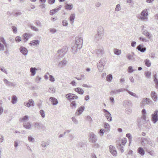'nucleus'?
I'll return each instance as SVG.
<instances>
[{
	"mask_svg": "<svg viewBox=\"0 0 158 158\" xmlns=\"http://www.w3.org/2000/svg\"><path fill=\"white\" fill-rule=\"evenodd\" d=\"M148 10L147 9L143 10L140 13V15L138 17V18L144 21H147L148 19Z\"/></svg>",
	"mask_w": 158,
	"mask_h": 158,
	"instance_id": "1",
	"label": "nucleus"
},
{
	"mask_svg": "<svg viewBox=\"0 0 158 158\" xmlns=\"http://www.w3.org/2000/svg\"><path fill=\"white\" fill-rule=\"evenodd\" d=\"M68 50V48L66 46L63 47L61 49L57 51L58 55V58L60 59L63 58Z\"/></svg>",
	"mask_w": 158,
	"mask_h": 158,
	"instance_id": "2",
	"label": "nucleus"
},
{
	"mask_svg": "<svg viewBox=\"0 0 158 158\" xmlns=\"http://www.w3.org/2000/svg\"><path fill=\"white\" fill-rule=\"evenodd\" d=\"M83 40L81 37L78 36L76 37L75 39V45L77 48L80 49L82 47Z\"/></svg>",
	"mask_w": 158,
	"mask_h": 158,
	"instance_id": "3",
	"label": "nucleus"
},
{
	"mask_svg": "<svg viewBox=\"0 0 158 158\" xmlns=\"http://www.w3.org/2000/svg\"><path fill=\"white\" fill-rule=\"evenodd\" d=\"M152 101L148 98H143L140 103L141 107H143L146 105H149L152 103Z\"/></svg>",
	"mask_w": 158,
	"mask_h": 158,
	"instance_id": "4",
	"label": "nucleus"
},
{
	"mask_svg": "<svg viewBox=\"0 0 158 158\" xmlns=\"http://www.w3.org/2000/svg\"><path fill=\"white\" fill-rule=\"evenodd\" d=\"M158 110H156L152 115V121L154 123H155L158 120Z\"/></svg>",
	"mask_w": 158,
	"mask_h": 158,
	"instance_id": "5",
	"label": "nucleus"
},
{
	"mask_svg": "<svg viewBox=\"0 0 158 158\" xmlns=\"http://www.w3.org/2000/svg\"><path fill=\"white\" fill-rule=\"evenodd\" d=\"M97 136L94 134L91 133L89 136V141L92 143H95L97 140Z\"/></svg>",
	"mask_w": 158,
	"mask_h": 158,
	"instance_id": "6",
	"label": "nucleus"
},
{
	"mask_svg": "<svg viewBox=\"0 0 158 158\" xmlns=\"http://www.w3.org/2000/svg\"><path fill=\"white\" fill-rule=\"evenodd\" d=\"M65 97L66 98L69 99L70 101L73 99H77L78 97L76 95L71 93H69L65 95Z\"/></svg>",
	"mask_w": 158,
	"mask_h": 158,
	"instance_id": "7",
	"label": "nucleus"
},
{
	"mask_svg": "<svg viewBox=\"0 0 158 158\" xmlns=\"http://www.w3.org/2000/svg\"><path fill=\"white\" fill-rule=\"evenodd\" d=\"M96 53L98 57L101 56L104 54V51L103 48L99 47L97 48L96 50Z\"/></svg>",
	"mask_w": 158,
	"mask_h": 158,
	"instance_id": "8",
	"label": "nucleus"
},
{
	"mask_svg": "<svg viewBox=\"0 0 158 158\" xmlns=\"http://www.w3.org/2000/svg\"><path fill=\"white\" fill-rule=\"evenodd\" d=\"M23 127L26 129L31 130L32 128V125L31 123L28 121H25L23 123Z\"/></svg>",
	"mask_w": 158,
	"mask_h": 158,
	"instance_id": "9",
	"label": "nucleus"
},
{
	"mask_svg": "<svg viewBox=\"0 0 158 158\" xmlns=\"http://www.w3.org/2000/svg\"><path fill=\"white\" fill-rule=\"evenodd\" d=\"M125 90V89L124 88H120L118 89L112 90L110 93L111 95L118 94L120 92H123Z\"/></svg>",
	"mask_w": 158,
	"mask_h": 158,
	"instance_id": "10",
	"label": "nucleus"
},
{
	"mask_svg": "<svg viewBox=\"0 0 158 158\" xmlns=\"http://www.w3.org/2000/svg\"><path fill=\"white\" fill-rule=\"evenodd\" d=\"M151 97L154 102H156L158 100V98L156 94L154 91H152L151 93Z\"/></svg>",
	"mask_w": 158,
	"mask_h": 158,
	"instance_id": "11",
	"label": "nucleus"
},
{
	"mask_svg": "<svg viewBox=\"0 0 158 158\" xmlns=\"http://www.w3.org/2000/svg\"><path fill=\"white\" fill-rule=\"evenodd\" d=\"M19 50L20 52L24 56H26L27 55L28 50L25 47L21 46L19 48Z\"/></svg>",
	"mask_w": 158,
	"mask_h": 158,
	"instance_id": "12",
	"label": "nucleus"
},
{
	"mask_svg": "<svg viewBox=\"0 0 158 158\" xmlns=\"http://www.w3.org/2000/svg\"><path fill=\"white\" fill-rule=\"evenodd\" d=\"M67 64V61L66 60H63L59 63V64H58V66L59 67L62 68L66 66Z\"/></svg>",
	"mask_w": 158,
	"mask_h": 158,
	"instance_id": "13",
	"label": "nucleus"
},
{
	"mask_svg": "<svg viewBox=\"0 0 158 158\" xmlns=\"http://www.w3.org/2000/svg\"><path fill=\"white\" fill-rule=\"evenodd\" d=\"M32 35L28 33L24 34L23 35V39L24 41H27L32 36Z\"/></svg>",
	"mask_w": 158,
	"mask_h": 158,
	"instance_id": "14",
	"label": "nucleus"
},
{
	"mask_svg": "<svg viewBox=\"0 0 158 158\" xmlns=\"http://www.w3.org/2000/svg\"><path fill=\"white\" fill-rule=\"evenodd\" d=\"M143 46V45L139 44L137 46L136 49L142 52H144L146 51V48Z\"/></svg>",
	"mask_w": 158,
	"mask_h": 158,
	"instance_id": "15",
	"label": "nucleus"
},
{
	"mask_svg": "<svg viewBox=\"0 0 158 158\" xmlns=\"http://www.w3.org/2000/svg\"><path fill=\"white\" fill-rule=\"evenodd\" d=\"M85 109V107L83 106H81L77 109L76 114L78 115H80L83 111Z\"/></svg>",
	"mask_w": 158,
	"mask_h": 158,
	"instance_id": "16",
	"label": "nucleus"
},
{
	"mask_svg": "<svg viewBox=\"0 0 158 158\" xmlns=\"http://www.w3.org/2000/svg\"><path fill=\"white\" fill-rule=\"evenodd\" d=\"M103 36L102 34L97 33L94 36V40L96 41H99L102 39Z\"/></svg>",
	"mask_w": 158,
	"mask_h": 158,
	"instance_id": "17",
	"label": "nucleus"
},
{
	"mask_svg": "<svg viewBox=\"0 0 158 158\" xmlns=\"http://www.w3.org/2000/svg\"><path fill=\"white\" fill-rule=\"evenodd\" d=\"M144 127L148 130L152 128V127L150 121L147 120L143 125Z\"/></svg>",
	"mask_w": 158,
	"mask_h": 158,
	"instance_id": "18",
	"label": "nucleus"
},
{
	"mask_svg": "<svg viewBox=\"0 0 158 158\" xmlns=\"http://www.w3.org/2000/svg\"><path fill=\"white\" fill-rule=\"evenodd\" d=\"M65 10H70L73 8V5L72 4H66L65 3V5L64 6Z\"/></svg>",
	"mask_w": 158,
	"mask_h": 158,
	"instance_id": "19",
	"label": "nucleus"
},
{
	"mask_svg": "<svg viewBox=\"0 0 158 158\" xmlns=\"http://www.w3.org/2000/svg\"><path fill=\"white\" fill-rule=\"evenodd\" d=\"M49 100L52 102V104L53 105H56L58 103V100L54 98L51 97L49 98Z\"/></svg>",
	"mask_w": 158,
	"mask_h": 158,
	"instance_id": "20",
	"label": "nucleus"
},
{
	"mask_svg": "<svg viewBox=\"0 0 158 158\" xmlns=\"http://www.w3.org/2000/svg\"><path fill=\"white\" fill-rule=\"evenodd\" d=\"M142 33L148 39H150L152 37V35L146 30L142 31Z\"/></svg>",
	"mask_w": 158,
	"mask_h": 158,
	"instance_id": "21",
	"label": "nucleus"
},
{
	"mask_svg": "<svg viewBox=\"0 0 158 158\" xmlns=\"http://www.w3.org/2000/svg\"><path fill=\"white\" fill-rule=\"evenodd\" d=\"M150 140L151 139L150 138H143L142 139V143L144 144L148 145Z\"/></svg>",
	"mask_w": 158,
	"mask_h": 158,
	"instance_id": "22",
	"label": "nucleus"
},
{
	"mask_svg": "<svg viewBox=\"0 0 158 158\" xmlns=\"http://www.w3.org/2000/svg\"><path fill=\"white\" fill-rule=\"evenodd\" d=\"M4 83L6 84V85L8 86H15V84L12 82L8 81L6 79H4L3 80Z\"/></svg>",
	"mask_w": 158,
	"mask_h": 158,
	"instance_id": "23",
	"label": "nucleus"
},
{
	"mask_svg": "<svg viewBox=\"0 0 158 158\" xmlns=\"http://www.w3.org/2000/svg\"><path fill=\"white\" fill-rule=\"evenodd\" d=\"M142 118V116L141 118H139L138 119V122L140 125H144V123L147 120H146V118L145 119V120H143Z\"/></svg>",
	"mask_w": 158,
	"mask_h": 158,
	"instance_id": "24",
	"label": "nucleus"
},
{
	"mask_svg": "<svg viewBox=\"0 0 158 158\" xmlns=\"http://www.w3.org/2000/svg\"><path fill=\"white\" fill-rule=\"evenodd\" d=\"M37 70V69L35 67L31 68L30 69V71L31 73V76H34L36 73V71Z\"/></svg>",
	"mask_w": 158,
	"mask_h": 158,
	"instance_id": "25",
	"label": "nucleus"
},
{
	"mask_svg": "<svg viewBox=\"0 0 158 158\" xmlns=\"http://www.w3.org/2000/svg\"><path fill=\"white\" fill-rule=\"evenodd\" d=\"M74 90L80 94L82 95L84 94V91L81 88L78 87L74 89Z\"/></svg>",
	"mask_w": 158,
	"mask_h": 158,
	"instance_id": "26",
	"label": "nucleus"
},
{
	"mask_svg": "<svg viewBox=\"0 0 158 158\" xmlns=\"http://www.w3.org/2000/svg\"><path fill=\"white\" fill-rule=\"evenodd\" d=\"M104 29L101 26H99L97 30V33L98 34H102L103 35Z\"/></svg>",
	"mask_w": 158,
	"mask_h": 158,
	"instance_id": "27",
	"label": "nucleus"
},
{
	"mask_svg": "<svg viewBox=\"0 0 158 158\" xmlns=\"http://www.w3.org/2000/svg\"><path fill=\"white\" fill-rule=\"evenodd\" d=\"M105 116L107 120L109 121H111L112 120V117L111 116V114L110 112L106 113L105 114Z\"/></svg>",
	"mask_w": 158,
	"mask_h": 158,
	"instance_id": "28",
	"label": "nucleus"
},
{
	"mask_svg": "<svg viewBox=\"0 0 158 158\" xmlns=\"http://www.w3.org/2000/svg\"><path fill=\"white\" fill-rule=\"evenodd\" d=\"M75 18V14H71L69 17V20L71 24H73Z\"/></svg>",
	"mask_w": 158,
	"mask_h": 158,
	"instance_id": "29",
	"label": "nucleus"
},
{
	"mask_svg": "<svg viewBox=\"0 0 158 158\" xmlns=\"http://www.w3.org/2000/svg\"><path fill=\"white\" fill-rule=\"evenodd\" d=\"M137 151L142 156H143L145 154L144 150L142 147H139L137 150Z\"/></svg>",
	"mask_w": 158,
	"mask_h": 158,
	"instance_id": "30",
	"label": "nucleus"
},
{
	"mask_svg": "<svg viewBox=\"0 0 158 158\" xmlns=\"http://www.w3.org/2000/svg\"><path fill=\"white\" fill-rule=\"evenodd\" d=\"M131 104H132L131 101L128 100H124L123 103V106H125V107L127 106H127H131Z\"/></svg>",
	"mask_w": 158,
	"mask_h": 158,
	"instance_id": "31",
	"label": "nucleus"
},
{
	"mask_svg": "<svg viewBox=\"0 0 158 158\" xmlns=\"http://www.w3.org/2000/svg\"><path fill=\"white\" fill-rule=\"evenodd\" d=\"M40 41L38 40H34L31 41V43H30L31 45H38L39 44Z\"/></svg>",
	"mask_w": 158,
	"mask_h": 158,
	"instance_id": "32",
	"label": "nucleus"
},
{
	"mask_svg": "<svg viewBox=\"0 0 158 158\" xmlns=\"http://www.w3.org/2000/svg\"><path fill=\"white\" fill-rule=\"evenodd\" d=\"M17 101V98L15 95H13L12 97L11 102L13 104H15Z\"/></svg>",
	"mask_w": 158,
	"mask_h": 158,
	"instance_id": "33",
	"label": "nucleus"
},
{
	"mask_svg": "<svg viewBox=\"0 0 158 158\" xmlns=\"http://www.w3.org/2000/svg\"><path fill=\"white\" fill-rule=\"evenodd\" d=\"M33 125L35 128H37L38 129H39L41 127V124L40 123L36 122L34 123Z\"/></svg>",
	"mask_w": 158,
	"mask_h": 158,
	"instance_id": "34",
	"label": "nucleus"
},
{
	"mask_svg": "<svg viewBox=\"0 0 158 158\" xmlns=\"http://www.w3.org/2000/svg\"><path fill=\"white\" fill-rule=\"evenodd\" d=\"M125 91H127L128 92V93L131 95L137 98H138V96L135 93H133L132 92H131L129 90H128L127 89H125Z\"/></svg>",
	"mask_w": 158,
	"mask_h": 158,
	"instance_id": "35",
	"label": "nucleus"
},
{
	"mask_svg": "<svg viewBox=\"0 0 158 158\" xmlns=\"http://www.w3.org/2000/svg\"><path fill=\"white\" fill-rule=\"evenodd\" d=\"M27 139L28 141L30 143H34L35 141L34 138L31 135H29L27 137Z\"/></svg>",
	"mask_w": 158,
	"mask_h": 158,
	"instance_id": "36",
	"label": "nucleus"
},
{
	"mask_svg": "<svg viewBox=\"0 0 158 158\" xmlns=\"http://www.w3.org/2000/svg\"><path fill=\"white\" fill-rule=\"evenodd\" d=\"M0 40L1 41V42L4 45V46L6 48H7V45L6 44V41L4 39V38L2 37H1L0 38Z\"/></svg>",
	"mask_w": 158,
	"mask_h": 158,
	"instance_id": "37",
	"label": "nucleus"
},
{
	"mask_svg": "<svg viewBox=\"0 0 158 158\" xmlns=\"http://www.w3.org/2000/svg\"><path fill=\"white\" fill-rule=\"evenodd\" d=\"M142 119L143 120H145L146 117V112L145 109H143L142 110Z\"/></svg>",
	"mask_w": 158,
	"mask_h": 158,
	"instance_id": "38",
	"label": "nucleus"
},
{
	"mask_svg": "<svg viewBox=\"0 0 158 158\" xmlns=\"http://www.w3.org/2000/svg\"><path fill=\"white\" fill-rule=\"evenodd\" d=\"M126 136L129 139V145H130V144L131 143V141L132 140V136L131 135L130 133H127L126 134Z\"/></svg>",
	"mask_w": 158,
	"mask_h": 158,
	"instance_id": "39",
	"label": "nucleus"
},
{
	"mask_svg": "<svg viewBox=\"0 0 158 158\" xmlns=\"http://www.w3.org/2000/svg\"><path fill=\"white\" fill-rule=\"evenodd\" d=\"M49 145V143L48 142L42 141L41 143V145L43 148H45Z\"/></svg>",
	"mask_w": 158,
	"mask_h": 158,
	"instance_id": "40",
	"label": "nucleus"
},
{
	"mask_svg": "<svg viewBox=\"0 0 158 158\" xmlns=\"http://www.w3.org/2000/svg\"><path fill=\"white\" fill-rule=\"evenodd\" d=\"M146 151L150 155L152 156H154L155 154L154 153V151L153 150L150 151L146 148H145Z\"/></svg>",
	"mask_w": 158,
	"mask_h": 158,
	"instance_id": "41",
	"label": "nucleus"
},
{
	"mask_svg": "<svg viewBox=\"0 0 158 158\" xmlns=\"http://www.w3.org/2000/svg\"><path fill=\"white\" fill-rule=\"evenodd\" d=\"M72 52L73 53L75 54L76 53L77 51V49L78 48H77V46L75 44L74 46H72Z\"/></svg>",
	"mask_w": 158,
	"mask_h": 158,
	"instance_id": "42",
	"label": "nucleus"
},
{
	"mask_svg": "<svg viewBox=\"0 0 158 158\" xmlns=\"http://www.w3.org/2000/svg\"><path fill=\"white\" fill-rule=\"evenodd\" d=\"M113 79V76L111 74L108 75L106 77V80L109 82H111Z\"/></svg>",
	"mask_w": 158,
	"mask_h": 158,
	"instance_id": "43",
	"label": "nucleus"
},
{
	"mask_svg": "<svg viewBox=\"0 0 158 158\" xmlns=\"http://www.w3.org/2000/svg\"><path fill=\"white\" fill-rule=\"evenodd\" d=\"M106 60L105 59H101L99 61V62L98 63H100V64L103 66H104L106 63Z\"/></svg>",
	"mask_w": 158,
	"mask_h": 158,
	"instance_id": "44",
	"label": "nucleus"
},
{
	"mask_svg": "<svg viewBox=\"0 0 158 158\" xmlns=\"http://www.w3.org/2000/svg\"><path fill=\"white\" fill-rule=\"evenodd\" d=\"M144 62L145 65L147 67H150L151 65V63L150 60L148 59H146L144 60Z\"/></svg>",
	"mask_w": 158,
	"mask_h": 158,
	"instance_id": "45",
	"label": "nucleus"
},
{
	"mask_svg": "<svg viewBox=\"0 0 158 158\" xmlns=\"http://www.w3.org/2000/svg\"><path fill=\"white\" fill-rule=\"evenodd\" d=\"M148 145L152 147H155V142L154 141L151 139L150 141L149 142L148 144Z\"/></svg>",
	"mask_w": 158,
	"mask_h": 158,
	"instance_id": "46",
	"label": "nucleus"
},
{
	"mask_svg": "<svg viewBox=\"0 0 158 158\" xmlns=\"http://www.w3.org/2000/svg\"><path fill=\"white\" fill-rule=\"evenodd\" d=\"M97 66L98 69L99 71H102L104 69V66L100 64V63H97Z\"/></svg>",
	"mask_w": 158,
	"mask_h": 158,
	"instance_id": "47",
	"label": "nucleus"
},
{
	"mask_svg": "<svg viewBox=\"0 0 158 158\" xmlns=\"http://www.w3.org/2000/svg\"><path fill=\"white\" fill-rule=\"evenodd\" d=\"M28 116L26 115L24 116L22 119H21V122H24L25 121H27L28 120Z\"/></svg>",
	"mask_w": 158,
	"mask_h": 158,
	"instance_id": "48",
	"label": "nucleus"
},
{
	"mask_svg": "<svg viewBox=\"0 0 158 158\" xmlns=\"http://www.w3.org/2000/svg\"><path fill=\"white\" fill-rule=\"evenodd\" d=\"M114 52L115 54L117 55H120L121 52L120 50L117 49H114Z\"/></svg>",
	"mask_w": 158,
	"mask_h": 158,
	"instance_id": "49",
	"label": "nucleus"
},
{
	"mask_svg": "<svg viewBox=\"0 0 158 158\" xmlns=\"http://www.w3.org/2000/svg\"><path fill=\"white\" fill-rule=\"evenodd\" d=\"M139 40L142 42H147L149 41V40H148L146 38L143 37H140L139 38Z\"/></svg>",
	"mask_w": 158,
	"mask_h": 158,
	"instance_id": "50",
	"label": "nucleus"
},
{
	"mask_svg": "<svg viewBox=\"0 0 158 158\" xmlns=\"http://www.w3.org/2000/svg\"><path fill=\"white\" fill-rule=\"evenodd\" d=\"M144 75L146 78H148L150 77L151 76V73L150 71H147L145 73Z\"/></svg>",
	"mask_w": 158,
	"mask_h": 158,
	"instance_id": "51",
	"label": "nucleus"
},
{
	"mask_svg": "<svg viewBox=\"0 0 158 158\" xmlns=\"http://www.w3.org/2000/svg\"><path fill=\"white\" fill-rule=\"evenodd\" d=\"M92 147L95 149H98L100 148V145L98 143H95L92 145Z\"/></svg>",
	"mask_w": 158,
	"mask_h": 158,
	"instance_id": "52",
	"label": "nucleus"
},
{
	"mask_svg": "<svg viewBox=\"0 0 158 158\" xmlns=\"http://www.w3.org/2000/svg\"><path fill=\"white\" fill-rule=\"evenodd\" d=\"M121 10V6L119 4H118L116 6L115 10L116 11H118Z\"/></svg>",
	"mask_w": 158,
	"mask_h": 158,
	"instance_id": "53",
	"label": "nucleus"
},
{
	"mask_svg": "<svg viewBox=\"0 0 158 158\" xmlns=\"http://www.w3.org/2000/svg\"><path fill=\"white\" fill-rule=\"evenodd\" d=\"M28 102L29 103V104H30V105H31V106H34L35 104L33 100L31 99H29L28 101Z\"/></svg>",
	"mask_w": 158,
	"mask_h": 158,
	"instance_id": "54",
	"label": "nucleus"
},
{
	"mask_svg": "<svg viewBox=\"0 0 158 158\" xmlns=\"http://www.w3.org/2000/svg\"><path fill=\"white\" fill-rule=\"evenodd\" d=\"M40 115H41V117L44 118L45 117V112L43 110H41L40 111Z\"/></svg>",
	"mask_w": 158,
	"mask_h": 158,
	"instance_id": "55",
	"label": "nucleus"
},
{
	"mask_svg": "<svg viewBox=\"0 0 158 158\" xmlns=\"http://www.w3.org/2000/svg\"><path fill=\"white\" fill-rule=\"evenodd\" d=\"M104 132L105 131L104 129H101L99 130V134L101 136H102L103 135Z\"/></svg>",
	"mask_w": 158,
	"mask_h": 158,
	"instance_id": "56",
	"label": "nucleus"
},
{
	"mask_svg": "<svg viewBox=\"0 0 158 158\" xmlns=\"http://www.w3.org/2000/svg\"><path fill=\"white\" fill-rule=\"evenodd\" d=\"M62 24L63 26L64 27L67 26L68 24V21L66 20H63L62 21Z\"/></svg>",
	"mask_w": 158,
	"mask_h": 158,
	"instance_id": "57",
	"label": "nucleus"
},
{
	"mask_svg": "<svg viewBox=\"0 0 158 158\" xmlns=\"http://www.w3.org/2000/svg\"><path fill=\"white\" fill-rule=\"evenodd\" d=\"M49 91L51 93H53L55 92L56 90L54 87H51L49 88Z\"/></svg>",
	"mask_w": 158,
	"mask_h": 158,
	"instance_id": "58",
	"label": "nucleus"
},
{
	"mask_svg": "<svg viewBox=\"0 0 158 158\" xmlns=\"http://www.w3.org/2000/svg\"><path fill=\"white\" fill-rule=\"evenodd\" d=\"M61 7V6L60 5L57 7L56 8L53 9V10L55 13H56L58 12L60 9Z\"/></svg>",
	"mask_w": 158,
	"mask_h": 158,
	"instance_id": "59",
	"label": "nucleus"
},
{
	"mask_svg": "<svg viewBox=\"0 0 158 158\" xmlns=\"http://www.w3.org/2000/svg\"><path fill=\"white\" fill-rule=\"evenodd\" d=\"M49 81L52 82H54L55 81V79L54 77L51 75H49Z\"/></svg>",
	"mask_w": 158,
	"mask_h": 158,
	"instance_id": "60",
	"label": "nucleus"
},
{
	"mask_svg": "<svg viewBox=\"0 0 158 158\" xmlns=\"http://www.w3.org/2000/svg\"><path fill=\"white\" fill-rule=\"evenodd\" d=\"M72 119L74 123L76 124H77L78 123V122L77 120L75 117H73L72 118Z\"/></svg>",
	"mask_w": 158,
	"mask_h": 158,
	"instance_id": "61",
	"label": "nucleus"
},
{
	"mask_svg": "<svg viewBox=\"0 0 158 158\" xmlns=\"http://www.w3.org/2000/svg\"><path fill=\"white\" fill-rule=\"evenodd\" d=\"M134 71V70L133 69L132 67L130 66L128 67V71L129 73H132Z\"/></svg>",
	"mask_w": 158,
	"mask_h": 158,
	"instance_id": "62",
	"label": "nucleus"
},
{
	"mask_svg": "<svg viewBox=\"0 0 158 158\" xmlns=\"http://www.w3.org/2000/svg\"><path fill=\"white\" fill-rule=\"evenodd\" d=\"M110 153L114 156H116L117 155V152L116 150H114L112 151H111Z\"/></svg>",
	"mask_w": 158,
	"mask_h": 158,
	"instance_id": "63",
	"label": "nucleus"
},
{
	"mask_svg": "<svg viewBox=\"0 0 158 158\" xmlns=\"http://www.w3.org/2000/svg\"><path fill=\"white\" fill-rule=\"evenodd\" d=\"M4 45L0 42V51H3L4 50Z\"/></svg>",
	"mask_w": 158,
	"mask_h": 158,
	"instance_id": "64",
	"label": "nucleus"
}]
</instances>
